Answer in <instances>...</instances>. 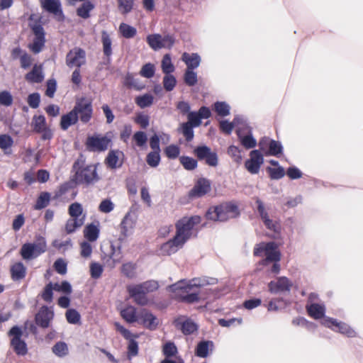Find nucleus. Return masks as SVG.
<instances>
[{
  "instance_id": "f257e3e1",
  "label": "nucleus",
  "mask_w": 363,
  "mask_h": 363,
  "mask_svg": "<svg viewBox=\"0 0 363 363\" xmlns=\"http://www.w3.org/2000/svg\"><path fill=\"white\" fill-rule=\"evenodd\" d=\"M72 171L74 174L72 177V181L77 185L89 186L100 179L97 172V164H86V158L83 155H80L74 161Z\"/></svg>"
},
{
  "instance_id": "f03ea898",
  "label": "nucleus",
  "mask_w": 363,
  "mask_h": 363,
  "mask_svg": "<svg viewBox=\"0 0 363 363\" xmlns=\"http://www.w3.org/2000/svg\"><path fill=\"white\" fill-rule=\"evenodd\" d=\"M240 215L238 206L233 201L224 202L218 206L210 208L206 216L213 220L226 221Z\"/></svg>"
},
{
  "instance_id": "7ed1b4c3",
  "label": "nucleus",
  "mask_w": 363,
  "mask_h": 363,
  "mask_svg": "<svg viewBox=\"0 0 363 363\" xmlns=\"http://www.w3.org/2000/svg\"><path fill=\"white\" fill-rule=\"evenodd\" d=\"M34 15L29 17L28 26L33 35L32 43L28 45L29 50L34 54L40 52L45 45V32L40 18L34 20Z\"/></svg>"
},
{
  "instance_id": "20e7f679",
  "label": "nucleus",
  "mask_w": 363,
  "mask_h": 363,
  "mask_svg": "<svg viewBox=\"0 0 363 363\" xmlns=\"http://www.w3.org/2000/svg\"><path fill=\"white\" fill-rule=\"evenodd\" d=\"M199 288V284L195 280L181 281L169 286L177 296L188 303L198 300Z\"/></svg>"
},
{
  "instance_id": "39448f33",
  "label": "nucleus",
  "mask_w": 363,
  "mask_h": 363,
  "mask_svg": "<svg viewBox=\"0 0 363 363\" xmlns=\"http://www.w3.org/2000/svg\"><path fill=\"white\" fill-rule=\"evenodd\" d=\"M254 254L257 256L265 257L261 262L264 265H267L269 262H278L281 259V253L277 245L274 242L260 243L255 248Z\"/></svg>"
},
{
  "instance_id": "423d86ee",
  "label": "nucleus",
  "mask_w": 363,
  "mask_h": 363,
  "mask_svg": "<svg viewBox=\"0 0 363 363\" xmlns=\"http://www.w3.org/2000/svg\"><path fill=\"white\" fill-rule=\"evenodd\" d=\"M72 111L76 113L78 121L84 124L89 123L94 112L91 99L86 97L77 99Z\"/></svg>"
},
{
  "instance_id": "0eeeda50",
  "label": "nucleus",
  "mask_w": 363,
  "mask_h": 363,
  "mask_svg": "<svg viewBox=\"0 0 363 363\" xmlns=\"http://www.w3.org/2000/svg\"><path fill=\"white\" fill-rule=\"evenodd\" d=\"M259 151L264 156H278L282 154L283 147L280 142L267 137L262 138L259 141Z\"/></svg>"
},
{
  "instance_id": "6e6552de",
  "label": "nucleus",
  "mask_w": 363,
  "mask_h": 363,
  "mask_svg": "<svg viewBox=\"0 0 363 363\" xmlns=\"http://www.w3.org/2000/svg\"><path fill=\"white\" fill-rule=\"evenodd\" d=\"M22 330L18 326L13 327L9 335L11 338V345L13 350L19 355H25L27 353V346L24 340L22 339Z\"/></svg>"
},
{
  "instance_id": "1a4fd4ad",
  "label": "nucleus",
  "mask_w": 363,
  "mask_h": 363,
  "mask_svg": "<svg viewBox=\"0 0 363 363\" xmlns=\"http://www.w3.org/2000/svg\"><path fill=\"white\" fill-rule=\"evenodd\" d=\"M66 65L69 68H80L86 64V52L79 47H74L67 54Z\"/></svg>"
},
{
  "instance_id": "9d476101",
  "label": "nucleus",
  "mask_w": 363,
  "mask_h": 363,
  "mask_svg": "<svg viewBox=\"0 0 363 363\" xmlns=\"http://www.w3.org/2000/svg\"><path fill=\"white\" fill-rule=\"evenodd\" d=\"M193 154L199 160H205V163L211 167H216L218 158L216 152L206 145H199L194 149Z\"/></svg>"
},
{
  "instance_id": "9b49d317",
  "label": "nucleus",
  "mask_w": 363,
  "mask_h": 363,
  "mask_svg": "<svg viewBox=\"0 0 363 363\" xmlns=\"http://www.w3.org/2000/svg\"><path fill=\"white\" fill-rule=\"evenodd\" d=\"M31 125L35 133L41 134L42 140H50L52 138V132L48 126L45 117L43 115L33 116Z\"/></svg>"
},
{
  "instance_id": "f8f14e48",
  "label": "nucleus",
  "mask_w": 363,
  "mask_h": 363,
  "mask_svg": "<svg viewBox=\"0 0 363 363\" xmlns=\"http://www.w3.org/2000/svg\"><path fill=\"white\" fill-rule=\"evenodd\" d=\"M111 140L106 136H101L99 135L89 136L86 141V147L87 150L92 152H102L106 150Z\"/></svg>"
},
{
  "instance_id": "ddd939ff",
  "label": "nucleus",
  "mask_w": 363,
  "mask_h": 363,
  "mask_svg": "<svg viewBox=\"0 0 363 363\" xmlns=\"http://www.w3.org/2000/svg\"><path fill=\"white\" fill-rule=\"evenodd\" d=\"M104 259L110 267H113L121 259V252L119 247H115L112 244L105 243L101 246Z\"/></svg>"
},
{
  "instance_id": "4468645a",
  "label": "nucleus",
  "mask_w": 363,
  "mask_h": 363,
  "mask_svg": "<svg viewBox=\"0 0 363 363\" xmlns=\"http://www.w3.org/2000/svg\"><path fill=\"white\" fill-rule=\"evenodd\" d=\"M138 323L150 330H156L160 324V319L146 309L138 311Z\"/></svg>"
},
{
  "instance_id": "2eb2a0df",
  "label": "nucleus",
  "mask_w": 363,
  "mask_h": 363,
  "mask_svg": "<svg viewBox=\"0 0 363 363\" xmlns=\"http://www.w3.org/2000/svg\"><path fill=\"white\" fill-rule=\"evenodd\" d=\"M263 155L258 150H252L250 153V159L245 162V167L247 170L252 174H257L260 167L264 162Z\"/></svg>"
},
{
  "instance_id": "dca6fc26",
  "label": "nucleus",
  "mask_w": 363,
  "mask_h": 363,
  "mask_svg": "<svg viewBox=\"0 0 363 363\" xmlns=\"http://www.w3.org/2000/svg\"><path fill=\"white\" fill-rule=\"evenodd\" d=\"M68 213L72 218V227H82L84 225L85 214L83 213L82 206L79 203H72L69 206Z\"/></svg>"
},
{
  "instance_id": "f3484780",
  "label": "nucleus",
  "mask_w": 363,
  "mask_h": 363,
  "mask_svg": "<svg viewBox=\"0 0 363 363\" xmlns=\"http://www.w3.org/2000/svg\"><path fill=\"white\" fill-rule=\"evenodd\" d=\"M322 325L325 327L332 328V326H335V328H333L334 330L338 331L342 334L347 335L348 337H354L356 335L355 331L352 329L350 326L342 323H337L336 320L330 318H325L321 322Z\"/></svg>"
},
{
  "instance_id": "a211bd4d",
  "label": "nucleus",
  "mask_w": 363,
  "mask_h": 363,
  "mask_svg": "<svg viewBox=\"0 0 363 363\" xmlns=\"http://www.w3.org/2000/svg\"><path fill=\"white\" fill-rule=\"evenodd\" d=\"M291 281L286 277H280L276 281L269 283V291L272 294L284 293L290 291L292 286Z\"/></svg>"
},
{
  "instance_id": "6ab92c4d",
  "label": "nucleus",
  "mask_w": 363,
  "mask_h": 363,
  "mask_svg": "<svg viewBox=\"0 0 363 363\" xmlns=\"http://www.w3.org/2000/svg\"><path fill=\"white\" fill-rule=\"evenodd\" d=\"M41 6L44 10L57 16L60 21L65 18L60 0H43Z\"/></svg>"
},
{
  "instance_id": "aec40b11",
  "label": "nucleus",
  "mask_w": 363,
  "mask_h": 363,
  "mask_svg": "<svg viewBox=\"0 0 363 363\" xmlns=\"http://www.w3.org/2000/svg\"><path fill=\"white\" fill-rule=\"evenodd\" d=\"M211 191L210 182L204 178L199 179L189 191L191 197H201Z\"/></svg>"
},
{
  "instance_id": "412c9836",
  "label": "nucleus",
  "mask_w": 363,
  "mask_h": 363,
  "mask_svg": "<svg viewBox=\"0 0 363 363\" xmlns=\"http://www.w3.org/2000/svg\"><path fill=\"white\" fill-rule=\"evenodd\" d=\"M116 327L117 330L128 340H130V342L128 345V357L129 359L135 356L138 354V347L136 342L133 340V338L138 337V335H133L124 328L122 325L116 323Z\"/></svg>"
},
{
  "instance_id": "4be33fe9",
  "label": "nucleus",
  "mask_w": 363,
  "mask_h": 363,
  "mask_svg": "<svg viewBox=\"0 0 363 363\" xmlns=\"http://www.w3.org/2000/svg\"><path fill=\"white\" fill-rule=\"evenodd\" d=\"M173 238L171 239L179 248L190 238V228H173Z\"/></svg>"
},
{
  "instance_id": "5701e85b",
  "label": "nucleus",
  "mask_w": 363,
  "mask_h": 363,
  "mask_svg": "<svg viewBox=\"0 0 363 363\" xmlns=\"http://www.w3.org/2000/svg\"><path fill=\"white\" fill-rule=\"evenodd\" d=\"M176 326L184 334H191L198 328L197 325L190 319L179 318L175 320Z\"/></svg>"
},
{
  "instance_id": "b1692460",
  "label": "nucleus",
  "mask_w": 363,
  "mask_h": 363,
  "mask_svg": "<svg viewBox=\"0 0 363 363\" xmlns=\"http://www.w3.org/2000/svg\"><path fill=\"white\" fill-rule=\"evenodd\" d=\"M53 318V312L48 308H42L35 317L36 323L43 328L49 326L50 321Z\"/></svg>"
},
{
  "instance_id": "393cba45",
  "label": "nucleus",
  "mask_w": 363,
  "mask_h": 363,
  "mask_svg": "<svg viewBox=\"0 0 363 363\" xmlns=\"http://www.w3.org/2000/svg\"><path fill=\"white\" fill-rule=\"evenodd\" d=\"M101 41L102 43L104 55L107 59V60L110 61L111 57L113 54L112 39L107 31H101Z\"/></svg>"
},
{
  "instance_id": "a878e982",
  "label": "nucleus",
  "mask_w": 363,
  "mask_h": 363,
  "mask_svg": "<svg viewBox=\"0 0 363 363\" xmlns=\"http://www.w3.org/2000/svg\"><path fill=\"white\" fill-rule=\"evenodd\" d=\"M25 79L29 83H40L44 79L41 65H35L32 70L25 75Z\"/></svg>"
},
{
  "instance_id": "bb28decb",
  "label": "nucleus",
  "mask_w": 363,
  "mask_h": 363,
  "mask_svg": "<svg viewBox=\"0 0 363 363\" xmlns=\"http://www.w3.org/2000/svg\"><path fill=\"white\" fill-rule=\"evenodd\" d=\"M182 60L186 65V69L191 70L197 68L201 62V57L197 53L189 54L188 52H184L182 56Z\"/></svg>"
},
{
  "instance_id": "cd10ccee",
  "label": "nucleus",
  "mask_w": 363,
  "mask_h": 363,
  "mask_svg": "<svg viewBox=\"0 0 363 363\" xmlns=\"http://www.w3.org/2000/svg\"><path fill=\"white\" fill-rule=\"evenodd\" d=\"M128 291L129 292L130 296L134 298V301L140 305H145L147 302V299L146 298L145 294L146 293L143 292L140 287H138L136 285L130 286L128 288Z\"/></svg>"
},
{
  "instance_id": "c85d7f7f",
  "label": "nucleus",
  "mask_w": 363,
  "mask_h": 363,
  "mask_svg": "<svg viewBox=\"0 0 363 363\" xmlns=\"http://www.w3.org/2000/svg\"><path fill=\"white\" fill-rule=\"evenodd\" d=\"M78 118L76 113L73 112L72 109L67 114H64L61 117L60 128L63 130H67L70 126L77 123Z\"/></svg>"
},
{
  "instance_id": "c756f323",
  "label": "nucleus",
  "mask_w": 363,
  "mask_h": 363,
  "mask_svg": "<svg viewBox=\"0 0 363 363\" xmlns=\"http://www.w3.org/2000/svg\"><path fill=\"white\" fill-rule=\"evenodd\" d=\"M121 316L128 323H138V311L133 306H129L121 311Z\"/></svg>"
},
{
  "instance_id": "7c9ffc66",
  "label": "nucleus",
  "mask_w": 363,
  "mask_h": 363,
  "mask_svg": "<svg viewBox=\"0 0 363 363\" xmlns=\"http://www.w3.org/2000/svg\"><path fill=\"white\" fill-rule=\"evenodd\" d=\"M310 316L314 319H320L324 317L325 306L318 303H311L306 307Z\"/></svg>"
},
{
  "instance_id": "2f4dec72",
  "label": "nucleus",
  "mask_w": 363,
  "mask_h": 363,
  "mask_svg": "<svg viewBox=\"0 0 363 363\" xmlns=\"http://www.w3.org/2000/svg\"><path fill=\"white\" fill-rule=\"evenodd\" d=\"M118 152V151L111 150L106 158V165L112 169L122 166V162H119Z\"/></svg>"
},
{
  "instance_id": "473e14b6",
  "label": "nucleus",
  "mask_w": 363,
  "mask_h": 363,
  "mask_svg": "<svg viewBox=\"0 0 363 363\" xmlns=\"http://www.w3.org/2000/svg\"><path fill=\"white\" fill-rule=\"evenodd\" d=\"M201 220V218L199 216L183 217L177 222L175 227H194L199 224Z\"/></svg>"
},
{
  "instance_id": "72a5a7b5",
  "label": "nucleus",
  "mask_w": 363,
  "mask_h": 363,
  "mask_svg": "<svg viewBox=\"0 0 363 363\" xmlns=\"http://www.w3.org/2000/svg\"><path fill=\"white\" fill-rule=\"evenodd\" d=\"M179 248V247L172 240H169L160 247L159 255L162 256H169L175 253Z\"/></svg>"
},
{
  "instance_id": "f704fd0d",
  "label": "nucleus",
  "mask_w": 363,
  "mask_h": 363,
  "mask_svg": "<svg viewBox=\"0 0 363 363\" xmlns=\"http://www.w3.org/2000/svg\"><path fill=\"white\" fill-rule=\"evenodd\" d=\"M94 5L89 1H84L77 9V15L84 19L90 17V12L94 9Z\"/></svg>"
},
{
  "instance_id": "c9c22d12",
  "label": "nucleus",
  "mask_w": 363,
  "mask_h": 363,
  "mask_svg": "<svg viewBox=\"0 0 363 363\" xmlns=\"http://www.w3.org/2000/svg\"><path fill=\"white\" fill-rule=\"evenodd\" d=\"M164 39L162 38L160 34L149 35L147 37V42L150 48L157 50L164 47L162 41Z\"/></svg>"
},
{
  "instance_id": "e433bc0d",
  "label": "nucleus",
  "mask_w": 363,
  "mask_h": 363,
  "mask_svg": "<svg viewBox=\"0 0 363 363\" xmlns=\"http://www.w3.org/2000/svg\"><path fill=\"white\" fill-rule=\"evenodd\" d=\"M154 97L150 94H145L142 96H136L135 104L140 108H145L150 106L153 104Z\"/></svg>"
},
{
  "instance_id": "4c0bfd02",
  "label": "nucleus",
  "mask_w": 363,
  "mask_h": 363,
  "mask_svg": "<svg viewBox=\"0 0 363 363\" xmlns=\"http://www.w3.org/2000/svg\"><path fill=\"white\" fill-rule=\"evenodd\" d=\"M12 279L19 280L23 279L26 274V268L20 262L15 263L11 268Z\"/></svg>"
},
{
  "instance_id": "58836bf2",
  "label": "nucleus",
  "mask_w": 363,
  "mask_h": 363,
  "mask_svg": "<svg viewBox=\"0 0 363 363\" xmlns=\"http://www.w3.org/2000/svg\"><path fill=\"white\" fill-rule=\"evenodd\" d=\"M179 162L183 167L189 171L195 169L198 166L197 160L189 156H181Z\"/></svg>"
},
{
  "instance_id": "ea45409f",
  "label": "nucleus",
  "mask_w": 363,
  "mask_h": 363,
  "mask_svg": "<svg viewBox=\"0 0 363 363\" xmlns=\"http://www.w3.org/2000/svg\"><path fill=\"white\" fill-rule=\"evenodd\" d=\"M256 203H257V211L259 213L264 225L267 227H271L272 220L269 219L268 213L265 211V208H264L262 201L259 199H257Z\"/></svg>"
},
{
  "instance_id": "a19ab883",
  "label": "nucleus",
  "mask_w": 363,
  "mask_h": 363,
  "mask_svg": "<svg viewBox=\"0 0 363 363\" xmlns=\"http://www.w3.org/2000/svg\"><path fill=\"white\" fill-rule=\"evenodd\" d=\"M73 182H67L62 184L58 189L55 191L54 199H57L62 197L66 194L70 189L74 188Z\"/></svg>"
},
{
  "instance_id": "79ce46f5",
  "label": "nucleus",
  "mask_w": 363,
  "mask_h": 363,
  "mask_svg": "<svg viewBox=\"0 0 363 363\" xmlns=\"http://www.w3.org/2000/svg\"><path fill=\"white\" fill-rule=\"evenodd\" d=\"M123 84L128 89L134 88L137 90H141L144 88L143 85L138 84V79H135L134 76L130 73H128L125 75Z\"/></svg>"
},
{
  "instance_id": "37998d69",
  "label": "nucleus",
  "mask_w": 363,
  "mask_h": 363,
  "mask_svg": "<svg viewBox=\"0 0 363 363\" xmlns=\"http://www.w3.org/2000/svg\"><path fill=\"white\" fill-rule=\"evenodd\" d=\"M119 31L121 35L125 38H133L136 33V29L125 23H122L119 26Z\"/></svg>"
},
{
  "instance_id": "c03bdc74",
  "label": "nucleus",
  "mask_w": 363,
  "mask_h": 363,
  "mask_svg": "<svg viewBox=\"0 0 363 363\" xmlns=\"http://www.w3.org/2000/svg\"><path fill=\"white\" fill-rule=\"evenodd\" d=\"M213 344L211 341L201 342L196 348V354L199 357H205L208 354L209 348H212Z\"/></svg>"
},
{
  "instance_id": "a18cd8bd",
  "label": "nucleus",
  "mask_w": 363,
  "mask_h": 363,
  "mask_svg": "<svg viewBox=\"0 0 363 363\" xmlns=\"http://www.w3.org/2000/svg\"><path fill=\"white\" fill-rule=\"evenodd\" d=\"M160 151H152L147 155L146 162L151 167H156L159 165L161 157Z\"/></svg>"
},
{
  "instance_id": "49530a36",
  "label": "nucleus",
  "mask_w": 363,
  "mask_h": 363,
  "mask_svg": "<svg viewBox=\"0 0 363 363\" xmlns=\"http://www.w3.org/2000/svg\"><path fill=\"white\" fill-rule=\"evenodd\" d=\"M164 153L168 159L174 160L179 157L180 148L178 145L172 144L164 148Z\"/></svg>"
},
{
  "instance_id": "de8ad7c7",
  "label": "nucleus",
  "mask_w": 363,
  "mask_h": 363,
  "mask_svg": "<svg viewBox=\"0 0 363 363\" xmlns=\"http://www.w3.org/2000/svg\"><path fill=\"white\" fill-rule=\"evenodd\" d=\"M118 1V10L123 15H125L130 13L133 9L134 5L133 0H117Z\"/></svg>"
},
{
  "instance_id": "09e8293b",
  "label": "nucleus",
  "mask_w": 363,
  "mask_h": 363,
  "mask_svg": "<svg viewBox=\"0 0 363 363\" xmlns=\"http://www.w3.org/2000/svg\"><path fill=\"white\" fill-rule=\"evenodd\" d=\"M266 170L271 179L278 180L285 175V171L282 167H278L277 168L267 167Z\"/></svg>"
},
{
  "instance_id": "8fccbe9b",
  "label": "nucleus",
  "mask_w": 363,
  "mask_h": 363,
  "mask_svg": "<svg viewBox=\"0 0 363 363\" xmlns=\"http://www.w3.org/2000/svg\"><path fill=\"white\" fill-rule=\"evenodd\" d=\"M192 125H189L186 123H183L181 124L180 130L181 133L183 134L185 140L187 142H191L194 137V128Z\"/></svg>"
},
{
  "instance_id": "3c124183",
  "label": "nucleus",
  "mask_w": 363,
  "mask_h": 363,
  "mask_svg": "<svg viewBox=\"0 0 363 363\" xmlns=\"http://www.w3.org/2000/svg\"><path fill=\"white\" fill-rule=\"evenodd\" d=\"M214 111L218 116H227L230 114V106L225 102L218 101L214 104Z\"/></svg>"
},
{
  "instance_id": "603ef678",
  "label": "nucleus",
  "mask_w": 363,
  "mask_h": 363,
  "mask_svg": "<svg viewBox=\"0 0 363 363\" xmlns=\"http://www.w3.org/2000/svg\"><path fill=\"white\" fill-rule=\"evenodd\" d=\"M162 69L163 73L168 74L174 71V67L172 63L171 57L166 54L162 60Z\"/></svg>"
},
{
  "instance_id": "864d4df0",
  "label": "nucleus",
  "mask_w": 363,
  "mask_h": 363,
  "mask_svg": "<svg viewBox=\"0 0 363 363\" xmlns=\"http://www.w3.org/2000/svg\"><path fill=\"white\" fill-rule=\"evenodd\" d=\"M54 290L65 294H70L72 292L71 284L67 281H63L61 283L52 284Z\"/></svg>"
},
{
  "instance_id": "5fc2aeb1",
  "label": "nucleus",
  "mask_w": 363,
  "mask_h": 363,
  "mask_svg": "<svg viewBox=\"0 0 363 363\" xmlns=\"http://www.w3.org/2000/svg\"><path fill=\"white\" fill-rule=\"evenodd\" d=\"M155 72V65L152 63H146L144 65L139 74L140 76L150 79L152 78Z\"/></svg>"
},
{
  "instance_id": "6e6d98bb",
  "label": "nucleus",
  "mask_w": 363,
  "mask_h": 363,
  "mask_svg": "<svg viewBox=\"0 0 363 363\" xmlns=\"http://www.w3.org/2000/svg\"><path fill=\"white\" fill-rule=\"evenodd\" d=\"M184 79L186 85L193 86L196 84L198 82L197 74L194 70L186 69L184 75Z\"/></svg>"
},
{
  "instance_id": "4d7b16f0",
  "label": "nucleus",
  "mask_w": 363,
  "mask_h": 363,
  "mask_svg": "<svg viewBox=\"0 0 363 363\" xmlns=\"http://www.w3.org/2000/svg\"><path fill=\"white\" fill-rule=\"evenodd\" d=\"M238 137L240 138L242 145H243L246 149L253 148L257 145V142L255 139L252 136V135L241 136L238 133Z\"/></svg>"
},
{
  "instance_id": "13d9d810",
  "label": "nucleus",
  "mask_w": 363,
  "mask_h": 363,
  "mask_svg": "<svg viewBox=\"0 0 363 363\" xmlns=\"http://www.w3.org/2000/svg\"><path fill=\"white\" fill-rule=\"evenodd\" d=\"M50 199V194L48 192H41L36 201V208H45Z\"/></svg>"
},
{
  "instance_id": "bf43d9fd",
  "label": "nucleus",
  "mask_w": 363,
  "mask_h": 363,
  "mask_svg": "<svg viewBox=\"0 0 363 363\" xmlns=\"http://www.w3.org/2000/svg\"><path fill=\"white\" fill-rule=\"evenodd\" d=\"M176 79L173 75L166 74L163 78V85L166 91H170L174 89L176 86Z\"/></svg>"
},
{
  "instance_id": "052dcab7",
  "label": "nucleus",
  "mask_w": 363,
  "mask_h": 363,
  "mask_svg": "<svg viewBox=\"0 0 363 363\" xmlns=\"http://www.w3.org/2000/svg\"><path fill=\"white\" fill-rule=\"evenodd\" d=\"M134 121L139 125L141 128L146 129L150 123V117L143 113H138L135 116Z\"/></svg>"
},
{
  "instance_id": "680f3d73",
  "label": "nucleus",
  "mask_w": 363,
  "mask_h": 363,
  "mask_svg": "<svg viewBox=\"0 0 363 363\" xmlns=\"http://www.w3.org/2000/svg\"><path fill=\"white\" fill-rule=\"evenodd\" d=\"M52 352L58 357H63L67 354L68 347L65 342H58L52 347Z\"/></svg>"
},
{
  "instance_id": "e2e57ef3",
  "label": "nucleus",
  "mask_w": 363,
  "mask_h": 363,
  "mask_svg": "<svg viewBox=\"0 0 363 363\" xmlns=\"http://www.w3.org/2000/svg\"><path fill=\"white\" fill-rule=\"evenodd\" d=\"M13 144V140L9 135L3 134L0 135V148L1 150H6L12 147Z\"/></svg>"
},
{
  "instance_id": "0e129e2a",
  "label": "nucleus",
  "mask_w": 363,
  "mask_h": 363,
  "mask_svg": "<svg viewBox=\"0 0 363 363\" xmlns=\"http://www.w3.org/2000/svg\"><path fill=\"white\" fill-rule=\"evenodd\" d=\"M188 121L186 122L193 127H199L201 124V118L197 112H189L187 115Z\"/></svg>"
},
{
  "instance_id": "69168bd1",
  "label": "nucleus",
  "mask_w": 363,
  "mask_h": 363,
  "mask_svg": "<svg viewBox=\"0 0 363 363\" xmlns=\"http://www.w3.org/2000/svg\"><path fill=\"white\" fill-rule=\"evenodd\" d=\"M66 318L69 323L77 324L80 320L79 313L74 309H69L66 312Z\"/></svg>"
},
{
  "instance_id": "338daca9",
  "label": "nucleus",
  "mask_w": 363,
  "mask_h": 363,
  "mask_svg": "<svg viewBox=\"0 0 363 363\" xmlns=\"http://www.w3.org/2000/svg\"><path fill=\"white\" fill-rule=\"evenodd\" d=\"M113 208H114V204L108 199L103 200L99 206V211H101L102 213H110L111 211H112L113 210Z\"/></svg>"
},
{
  "instance_id": "774afa93",
  "label": "nucleus",
  "mask_w": 363,
  "mask_h": 363,
  "mask_svg": "<svg viewBox=\"0 0 363 363\" xmlns=\"http://www.w3.org/2000/svg\"><path fill=\"white\" fill-rule=\"evenodd\" d=\"M133 140L138 147L144 146L147 140L146 134L143 131H137L133 135Z\"/></svg>"
}]
</instances>
